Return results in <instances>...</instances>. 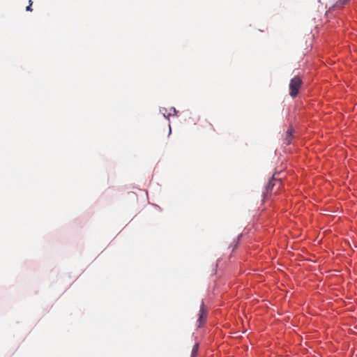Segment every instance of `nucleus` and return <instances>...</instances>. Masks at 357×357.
<instances>
[{"instance_id":"obj_1","label":"nucleus","mask_w":357,"mask_h":357,"mask_svg":"<svg viewBox=\"0 0 357 357\" xmlns=\"http://www.w3.org/2000/svg\"><path fill=\"white\" fill-rule=\"evenodd\" d=\"M303 84V80L301 77L295 76L291 79L289 82V95L292 98L298 96L299 90Z\"/></svg>"},{"instance_id":"obj_2","label":"nucleus","mask_w":357,"mask_h":357,"mask_svg":"<svg viewBox=\"0 0 357 357\" xmlns=\"http://www.w3.org/2000/svg\"><path fill=\"white\" fill-rule=\"evenodd\" d=\"M276 182H278L279 185L281 184V181L280 180H276L274 176H273L268 183V185L266 189V192L264 193V199L268 197V193L272 191Z\"/></svg>"},{"instance_id":"obj_3","label":"nucleus","mask_w":357,"mask_h":357,"mask_svg":"<svg viewBox=\"0 0 357 357\" xmlns=\"http://www.w3.org/2000/svg\"><path fill=\"white\" fill-rule=\"evenodd\" d=\"M206 317H207V312L204 308V302H202V305H201L200 310H199V317L198 319V321L199 322V327L201 326L202 322L204 321L206 319Z\"/></svg>"},{"instance_id":"obj_4","label":"nucleus","mask_w":357,"mask_h":357,"mask_svg":"<svg viewBox=\"0 0 357 357\" xmlns=\"http://www.w3.org/2000/svg\"><path fill=\"white\" fill-rule=\"evenodd\" d=\"M293 128L291 127L289 128L286 132V136L284 138V143L287 145H289L293 139Z\"/></svg>"},{"instance_id":"obj_5","label":"nucleus","mask_w":357,"mask_h":357,"mask_svg":"<svg viewBox=\"0 0 357 357\" xmlns=\"http://www.w3.org/2000/svg\"><path fill=\"white\" fill-rule=\"evenodd\" d=\"M199 343H196L193 346L192 349V352H191V356H196L197 357V354H198V351H199Z\"/></svg>"},{"instance_id":"obj_6","label":"nucleus","mask_w":357,"mask_h":357,"mask_svg":"<svg viewBox=\"0 0 357 357\" xmlns=\"http://www.w3.org/2000/svg\"><path fill=\"white\" fill-rule=\"evenodd\" d=\"M350 0H337L335 4L333 7H342L344 4L349 2Z\"/></svg>"},{"instance_id":"obj_7","label":"nucleus","mask_w":357,"mask_h":357,"mask_svg":"<svg viewBox=\"0 0 357 357\" xmlns=\"http://www.w3.org/2000/svg\"><path fill=\"white\" fill-rule=\"evenodd\" d=\"M203 126L204 128H208V130H211V131H214L215 130L213 125L211 123L208 122V121H206L205 122V125H204Z\"/></svg>"},{"instance_id":"obj_8","label":"nucleus","mask_w":357,"mask_h":357,"mask_svg":"<svg viewBox=\"0 0 357 357\" xmlns=\"http://www.w3.org/2000/svg\"><path fill=\"white\" fill-rule=\"evenodd\" d=\"M26 10L27 11H32L31 6V5H29V6L26 7Z\"/></svg>"},{"instance_id":"obj_9","label":"nucleus","mask_w":357,"mask_h":357,"mask_svg":"<svg viewBox=\"0 0 357 357\" xmlns=\"http://www.w3.org/2000/svg\"><path fill=\"white\" fill-rule=\"evenodd\" d=\"M29 5L32 6V4H33V1H32V0H29Z\"/></svg>"},{"instance_id":"obj_10","label":"nucleus","mask_w":357,"mask_h":357,"mask_svg":"<svg viewBox=\"0 0 357 357\" xmlns=\"http://www.w3.org/2000/svg\"><path fill=\"white\" fill-rule=\"evenodd\" d=\"M172 132V130H171V127L169 126V134L171 133Z\"/></svg>"},{"instance_id":"obj_11","label":"nucleus","mask_w":357,"mask_h":357,"mask_svg":"<svg viewBox=\"0 0 357 357\" xmlns=\"http://www.w3.org/2000/svg\"><path fill=\"white\" fill-rule=\"evenodd\" d=\"M163 110H166L165 109H160V112H162Z\"/></svg>"},{"instance_id":"obj_12","label":"nucleus","mask_w":357,"mask_h":357,"mask_svg":"<svg viewBox=\"0 0 357 357\" xmlns=\"http://www.w3.org/2000/svg\"><path fill=\"white\" fill-rule=\"evenodd\" d=\"M191 357H196V356H191Z\"/></svg>"}]
</instances>
